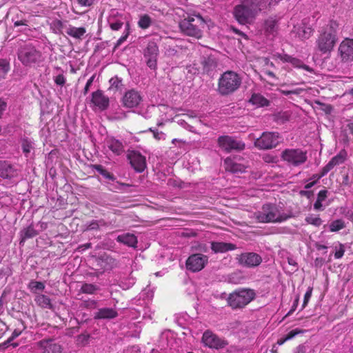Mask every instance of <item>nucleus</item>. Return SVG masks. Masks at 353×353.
Masks as SVG:
<instances>
[{
  "mask_svg": "<svg viewBox=\"0 0 353 353\" xmlns=\"http://www.w3.org/2000/svg\"><path fill=\"white\" fill-rule=\"evenodd\" d=\"M314 29L310 24L309 18H304L300 23L294 26L292 33L300 40L304 41L308 39L313 33Z\"/></svg>",
  "mask_w": 353,
  "mask_h": 353,
  "instance_id": "11",
  "label": "nucleus"
},
{
  "mask_svg": "<svg viewBox=\"0 0 353 353\" xmlns=\"http://www.w3.org/2000/svg\"><path fill=\"white\" fill-rule=\"evenodd\" d=\"M278 21L274 17H269L264 22L263 30L265 35L274 38L278 33Z\"/></svg>",
  "mask_w": 353,
  "mask_h": 353,
  "instance_id": "23",
  "label": "nucleus"
},
{
  "mask_svg": "<svg viewBox=\"0 0 353 353\" xmlns=\"http://www.w3.org/2000/svg\"><path fill=\"white\" fill-rule=\"evenodd\" d=\"M272 59L275 61L279 60L283 63H290L294 68H303L307 71H311L310 68L304 64L301 60L295 57H292L287 54H281L276 52L272 55Z\"/></svg>",
  "mask_w": 353,
  "mask_h": 353,
  "instance_id": "18",
  "label": "nucleus"
},
{
  "mask_svg": "<svg viewBox=\"0 0 353 353\" xmlns=\"http://www.w3.org/2000/svg\"><path fill=\"white\" fill-rule=\"evenodd\" d=\"M208 262V257L201 254H193L186 260V268L192 272L203 270Z\"/></svg>",
  "mask_w": 353,
  "mask_h": 353,
  "instance_id": "12",
  "label": "nucleus"
},
{
  "mask_svg": "<svg viewBox=\"0 0 353 353\" xmlns=\"http://www.w3.org/2000/svg\"><path fill=\"white\" fill-rule=\"evenodd\" d=\"M35 301L38 305L43 308H50L52 306L50 299L44 294L37 295Z\"/></svg>",
  "mask_w": 353,
  "mask_h": 353,
  "instance_id": "34",
  "label": "nucleus"
},
{
  "mask_svg": "<svg viewBox=\"0 0 353 353\" xmlns=\"http://www.w3.org/2000/svg\"><path fill=\"white\" fill-rule=\"evenodd\" d=\"M281 158L288 164L298 167L306 162L307 159L306 151L301 149H285L281 153Z\"/></svg>",
  "mask_w": 353,
  "mask_h": 353,
  "instance_id": "7",
  "label": "nucleus"
},
{
  "mask_svg": "<svg viewBox=\"0 0 353 353\" xmlns=\"http://www.w3.org/2000/svg\"><path fill=\"white\" fill-rule=\"evenodd\" d=\"M312 287H309L304 295V299H303V305H302V309L305 308L306 307V305H307L311 296H312Z\"/></svg>",
  "mask_w": 353,
  "mask_h": 353,
  "instance_id": "47",
  "label": "nucleus"
},
{
  "mask_svg": "<svg viewBox=\"0 0 353 353\" xmlns=\"http://www.w3.org/2000/svg\"><path fill=\"white\" fill-rule=\"evenodd\" d=\"M94 168H96V170L100 173L103 176H104L105 178H108V179H112V176L111 174L107 172L105 170H104L102 167V165H94Z\"/></svg>",
  "mask_w": 353,
  "mask_h": 353,
  "instance_id": "49",
  "label": "nucleus"
},
{
  "mask_svg": "<svg viewBox=\"0 0 353 353\" xmlns=\"http://www.w3.org/2000/svg\"><path fill=\"white\" fill-rule=\"evenodd\" d=\"M99 290V288L92 283H85L81 288V292L84 294H93Z\"/></svg>",
  "mask_w": 353,
  "mask_h": 353,
  "instance_id": "37",
  "label": "nucleus"
},
{
  "mask_svg": "<svg viewBox=\"0 0 353 353\" xmlns=\"http://www.w3.org/2000/svg\"><path fill=\"white\" fill-rule=\"evenodd\" d=\"M105 145L117 155H120L124 150L122 142L114 137H108L105 139Z\"/></svg>",
  "mask_w": 353,
  "mask_h": 353,
  "instance_id": "25",
  "label": "nucleus"
},
{
  "mask_svg": "<svg viewBox=\"0 0 353 353\" xmlns=\"http://www.w3.org/2000/svg\"><path fill=\"white\" fill-rule=\"evenodd\" d=\"M37 235V232L36 230L34 228L32 225H29L28 227L23 229L20 232L21 236V242L20 243L24 242L28 239H31Z\"/></svg>",
  "mask_w": 353,
  "mask_h": 353,
  "instance_id": "31",
  "label": "nucleus"
},
{
  "mask_svg": "<svg viewBox=\"0 0 353 353\" xmlns=\"http://www.w3.org/2000/svg\"><path fill=\"white\" fill-rule=\"evenodd\" d=\"M304 331L303 330L300 329H294L291 331H290L285 336L286 339L290 340L293 339L295 336H296L299 334L303 333Z\"/></svg>",
  "mask_w": 353,
  "mask_h": 353,
  "instance_id": "48",
  "label": "nucleus"
},
{
  "mask_svg": "<svg viewBox=\"0 0 353 353\" xmlns=\"http://www.w3.org/2000/svg\"><path fill=\"white\" fill-rule=\"evenodd\" d=\"M238 263L245 268H254L262 263V257L255 252H243L236 258Z\"/></svg>",
  "mask_w": 353,
  "mask_h": 353,
  "instance_id": "10",
  "label": "nucleus"
},
{
  "mask_svg": "<svg viewBox=\"0 0 353 353\" xmlns=\"http://www.w3.org/2000/svg\"><path fill=\"white\" fill-rule=\"evenodd\" d=\"M26 20H19V21H17L14 23V27H18L19 26H23V25H26Z\"/></svg>",
  "mask_w": 353,
  "mask_h": 353,
  "instance_id": "64",
  "label": "nucleus"
},
{
  "mask_svg": "<svg viewBox=\"0 0 353 353\" xmlns=\"http://www.w3.org/2000/svg\"><path fill=\"white\" fill-rule=\"evenodd\" d=\"M334 258L335 259H341L345 253V246L343 244L337 242L335 243L334 246Z\"/></svg>",
  "mask_w": 353,
  "mask_h": 353,
  "instance_id": "43",
  "label": "nucleus"
},
{
  "mask_svg": "<svg viewBox=\"0 0 353 353\" xmlns=\"http://www.w3.org/2000/svg\"><path fill=\"white\" fill-rule=\"evenodd\" d=\"M152 23V19L148 14H143L140 17L138 21V26L142 29L148 28Z\"/></svg>",
  "mask_w": 353,
  "mask_h": 353,
  "instance_id": "40",
  "label": "nucleus"
},
{
  "mask_svg": "<svg viewBox=\"0 0 353 353\" xmlns=\"http://www.w3.org/2000/svg\"><path fill=\"white\" fill-rule=\"evenodd\" d=\"M108 226V223L103 219L92 220L85 225V231L98 230L101 227Z\"/></svg>",
  "mask_w": 353,
  "mask_h": 353,
  "instance_id": "32",
  "label": "nucleus"
},
{
  "mask_svg": "<svg viewBox=\"0 0 353 353\" xmlns=\"http://www.w3.org/2000/svg\"><path fill=\"white\" fill-rule=\"evenodd\" d=\"M94 168H96V170L100 173L103 176H104L105 178H108V179H112V176L111 174L107 172L105 170H104L102 167V165H94Z\"/></svg>",
  "mask_w": 353,
  "mask_h": 353,
  "instance_id": "50",
  "label": "nucleus"
},
{
  "mask_svg": "<svg viewBox=\"0 0 353 353\" xmlns=\"http://www.w3.org/2000/svg\"><path fill=\"white\" fill-rule=\"evenodd\" d=\"M85 32L86 30L83 27L77 28L71 25H69L66 28L67 34L77 39H81L83 35L85 34Z\"/></svg>",
  "mask_w": 353,
  "mask_h": 353,
  "instance_id": "28",
  "label": "nucleus"
},
{
  "mask_svg": "<svg viewBox=\"0 0 353 353\" xmlns=\"http://www.w3.org/2000/svg\"><path fill=\"white\" fill-rule=\"evenodd\" d=\"M203 65L204 70L209 72L216 68L217 63L214 58L208 57L203 60Z\"/></svg>",
  "mask_w": 353,
  "mask_h": 353,
  "instance_id": "35",
  "label": "nucleus"
},
{
  "mask_svg": "<svg viewBox=\"0 0 353 353\" xmlns=\"http://www.w3.org/2000/svg\"><path fill=\"white\" fill-rule=\"evenodd\" d=\"M217 142L221 149L227 152L232 150L241 151L245 146L243 141L228 135L219 137Z\"/></svg>",
  "mask_w": 353,
  "mask_h": 353,
  "instance_id": "9",
  "label": "nucleus"
},
{
  "mask_svg": "<svg viewBox=\"0 0 353 353\" xmlns=\"http://www.w3.org/2000/svg\"><path fill=\"white\" fill-rule=\"evenodd\" d=\"M211 249L215 253L225 252L229 250H234L235 245L232 243H228L224 242H212Z\"/></svg>",
  "mask_w": 353,
  "mask_h": 353,
  "instance_id": "27",
  "label": "nucleus"
},
{
  "mask_svg": "<svg viewBox=\"0 0 353 353\" xmlns=\"http://www.w3.org/2000/svg\"><path fill=\"white\" fill-rule=\"evenodd\" d=\"M29 288L32 292L35 293L37 290H43L45 285L40 281H31L29 283Z\"/></svg>",
  "mask_w": 353,
  "mask_h": 353,
  "instance_id": "44",
  "label": "nucleus"
},
{
  "mask_svg": "<svg viewBox=\"0 0 353 353\" xmlns=\"http://www.w3.org/2000/svg\"><path fill=\"white\" fill-rule=\"evenodd\" d=\"M17 57L21 63L26 66L39 63L43 60L41 52L30 43H24L19 47Z\"/></svg>",
  "mask_w": 353,
  "mask_h": 353,
  "instance_id": "5",
  "label": "nucleus"
},
{
  "mask_svg": "<svg viewBox=\"0 0 353 353\" xmlns=\"http://www.w3.org/2000/svg\"><path fill=\"white\" fill-rule=\"evenodd\" d=\"M63 27V23L59 19H54L50 23V30L55 34H61Z\"/></svg>",
  "mask_w": 353,
  "mask_h": 353,
  "instance_id": "36",
  "label": "nucleus"
},
{
  "mask_svg": "<svg viewBox=\"0 0 353 353\" xmlns=\"http://www.w3.org/2000/svg\"><path fill=\"white\" fill-rule=\"evenodd\" d=\"M347 153L345 150H341L336 155L333 157L331 160L322 168L320 177L327 174L336 166L343 164L347 159Z\"/></svg>",
  "mask_w": 353,
  "mask_h": 353,
  "instance_id": "17",
  "label": "nucleus"
},
{
  "mask_svg": "<svg viewBox=\"0 0 353 353\" xmlns=\"http://www.w3.org/2000/svg\"><path fill=\"white\" fill-rule=\"evenodd\" d=\"M255 297V292L250 289H241L230 293L227 301L232 309H241L250 303Z\"/></svg>",
  "mask_w": 353,
  "mask_h": 353,
  "instance_id": "6",
  "label": "nucleus"
},
{
  "mask_svg": "<svg viewBox=\"0 0 353 353\" xmlns=\"http://www.w3.org/2000/svg\"><path fill=\"white\" fill-rule=\"evenodd\" d=\"M241 83L242 78L238 73L228 70L219 77L217 91L222 96H228L239 90Z\"/></svg>",
  "mask_w": 353,
  "mask_h": 353,
  "instance_id": "2",
  "label": "nucleus"
},
{
  "mask_svg": "<svg viewBox=\"0 0 353 353\" xmlns=\"http://www.w3.org/2000/svg\"><path fill=\"white\" fill-rule=\"evenodd\" d=\"M91 245H92V244L90 243H87L80 245L78 249L79 250H87V249L91 248Z\"/></svg>",
  "mask_w": 353,
  "mask_h": 353,
  "instance_id": "62",
  "label": "nucleus"
},
{
  "mask_svg": "<svg viewBox=\"0 0 353 353\" xmlns=\"http://www.w3.org/2000/svg\"><path fill=\"white\" fill-rule=\"evenodd\" d=\"M34 143L33 141L28 138H23L21 139V148L23 150V152L28 155L31 150L33 148Z\"/></svg>",
  "mask_w": 353,
  "mask_h": 353,
  "instance_id": "38",
  "label": "nucleus"
},
{
  "mask_svg": "<svg viewBox=\"0 0 353 353\" xmlns=\"http://www.w3.org/2000/svg\"><path fill=\"white\" fill-rule=\"evenodd\" d=\"M337 28V23L330 21L318 30L315 48L321 54L330 55L334 50L338 42Z\"/></svg>",
  "mask_w": 353,
  "mask_h": 353,
  "instance_id": "1",
  "label": "nucleus"
},
{
  "mask_svg": "<svg viewBox=\"0 0 353 353\" xmlns=\"http://www.w3.org/2000/svg\"><path fill=\"white\" fill-rule=\"evenodd\" d=\"M305 350L306 349L305 345H299L296 347L294 353H305Z\"/></svg>",
  "mask_w": 353,
  "mask_h": 353,
  "instance_id": "59",
  "label": "nucleus"
},
{
  "mask_svg": "<svg viewBox=\"0 0 353 353\" xmlns=\"http://www.w3.org/2000/svg\"><path fill=\"white\" fill-rule=\"evenodd\" d=\"M305 221L307 224H311L316 227L320 226L323 222L319 216H314L312 214L306 216Z\"/></svg>",
  "mask_w": 353,
  "mask_h": 353,
  "instance_id": "42",
  "label": "nucleus"
},
{
  "mask_svg": "<svg viewBox=\"0 0 353 353\" xmlns=\"http://www.w3.org/2000/svg\"><path fill=\"white\" fill-rule=\"evenodd\" d=\"M7 108V103L2 99L0 98V117L3 114V112Z\"/></svg>",
  "mask_w": 353,
  "mask_h": 353,
  "instance_id": "56",
  "label": "nucleus"
},
{
  "mask_svg": "<svg viewBox=\"0 0 353 353\" xmlns=\"http://www.w3.org/2000/svg\"><path fill=\"white\" fill-rule=\"evenodd\" d=\"M112 267L111 266H106V265L103 268V269L101 270H97L96 271L93 275L96 276H99V275L102 274L105 271L108 270H110L111 269Z\"/></svg>",
  "mask_w": 353,
  "mask_h": 353,
  "instance_id": "58",
  "label": "nucleus"
},
{
  "mask_svg": "<svg viewBox=\"0 0 353 353\" xmlns=\"http://www.w3.org/2000/svg\"><path fill=\"white\" fill-rule=\"evenodd\" d=\"M202 341L205 346L214 349L223 348L228 344L227 341L219 337L210 330H206L203 333Z\"/></svg>",
  "mask_w": 353,
  "mask_h": 353,
  "instance_id": "14",
  "label": "nucleus"
},
{
  "mask_svg": "<svg viewBox=\"0 0 353 353\" xmlns=\"http://www.w3.org/2000/svg\"><path fill=\"white\" fill-rule=\"evenodd\" d=\"M94 75H92L88 81H87V83L85 84V86L84 88V90H83V93L84 94H86L88 91H89V89H90V87L92 85L93 81H94Z\"/></svg>",
  "mask_w": 353,
  "mask_h": 353,
  "instance_id": "54",
  "label": "nucleus"
},
{
  "mask_svg": "<svg viewBox=\"0 0 353 353\" xmlns=\"http://www.w3.org/2000/svg\"><path fill=\"white\" fill-rule=\"evenodd\" d=\"M108 23L110 28L112 30H119L121 28L123 23L119 19H114V18H110L108 19Z\"/></svg>",
  "mask_w": 353,
  "mask_h": 353,
  "instance_id": "45",
  "label": "nucleus"
},
{
  "mask_svg": "<svg viewBox=\"0 0 353 353\" xmlns=\"http://www.w3.org/2000/svg\"><path fill=\"white\" fill-rule=\"evenodd\" d=\"M77 1L81 6H90L93 3V0H77Z\"/></svg>",
  "mask_w": 353,
  "mask_h": 353,
  "instance_id": "55",
  "label": "nucleus"
},
{
  "mask_svg": "<svg viewBox=\"0 0 353 353\" xmlns=\"http://www.w3.org/2000/svg\"><path fill=\"white\" fill-rule=\"evenodd\" d=\"M346 227V223L344 220L341 219L332 221L329 224V230L332 232H336L339 230L344 229Z\"/></svg>",
  "mask_w": 353,
  "mask_h": 353,
  "instance_id": "33",
  "label": "nucleus"
},
{
  "mask_svg": "<svg viewBox=\"0 0 353 353\" xmlns=\"http://www.w3.org/2000/svg\"><path fill=\"white\" fill-rule=\"evenodd\" d=\"M339 53L343 62L353 61V39L346 38L342 41L339 46Z\"/></svg>",
  "mask_w": 353,
  "mask_h": 353,
  "instance_id": "16",
  "label": "nucleus"
},
{
  "mask_svg": "<svg viewBox=\"0 0 353 353\" xmlns=\"http://www.w3.org/2000/svg\"><path fill=\"white\" fill-rule=\"evenodd\" d=\"M92 103L99 109L104 110L109 105V99L101 90H97L92 94Z\"/></svg>",
  "mask_w": 353,
  "mask_h": 353,
  "instance_id": "22",
  "label": "nucleus"
},
{
  "mask_svg": "<svg viewBox=\"0 0 353 353\" xmlns=\"http://www.w3.org/2000/svg\"><path fill=\"white\" fill-rule=\"evenodd\" d=\"M321 201L316 200L314 203V208L317 211H322L324 210Z\"/></svg>",
  "mask_w": 353,
  "mask_h": 353,
  "instance_id": "57",
  "label": "nucleus"
},
{
  "mask_svg": "<svg viewBox=\"0 0 353 353\" xmlns=\"http://www.w3.org/2000/svg\"><path fill=\"white\" fill-rule=\"evenodd\" d=\"M142 101L141 92L135 89H130L122 97L121 104L125 108H134L138 107Z\"/></svg>",
  "mask_w": 353,
  "mask_h": 353,
  "instance_id": "13",
  "label": "nucleus"
},
{
  "mask_svg": "<svg viewBox=\"0 0 353 353\" xmlns=\"http://www.w3.org/2000/svg\"><path fill=\"white\" fill-rule=\"evenodd\" d=\"M17 166L8 161L0 160V177L12 179L18 175Z\"/></svg>",
  "mask_w": 353,
  "mask_h": 353,
  "instance_id": "19",
  "label": "nucleus"
},
{
  "mask_svg": "<svg viewBox=\"0 0 353 353\" xmlns=\"http://www.w3.org/2000/svg\"><path fill=\"white\" fill-rule=\"evenodd\" d=\"M117 316V312L112 308H101L96 313L94 318L95 319H114Z\"/></svg>",
  "mask_w": 353,
  "mask_h": 353,
  "instance_id": "29",
  "label": "nucleus"
},
{
  "mask_svg": "<svg viewBox=\"0 0 353 353\" xmlns=\"http://www.w3.org/2000/svg\"><path fill=\"white\" fill-rule=\"evenodd\" d=\"M130 25L129 23H126L125 27V30L123 34L118 39L117 42V46H120L122 43H123L128 38L130 34Z\"/></svg>",
  "mask_w": 353,
  "mask_h": 353,
  "instance_id": "46",
  "label": "nucleus"
},
{
  "mask_svg": "<svg viewBox=\"0 0 353 353\" xmlns=\"http://www.w3.org/2000/svg\"><path fill=\"white\" fill-rule=\"evenodd\" d=\"M128 159L131 165L137 172H142L146 168L145 158L139 152H132L128 154Z\"/></svg>",
  "mask_w": 353,
  "mask_h": 353,
  "instance_id": "20",
  "label": "nucleus"
},
{
  "mask_svg": "<svg viewBox=\"0 0 353 353\" xmlns=\"http://www.w3.org/2000/svg\"><path fill=\"white\" fill-rule=\"evenodd\" d=\"M54 81L59 85H63L65 83V78L63 74H59L55 77Z\"/></svg>",
  "mask_w": 353,
  "mask_h": 353,
  "instance_id": "53",
  "label": "nucleus"
},
{
  "mask_svg": "<svg viewBox=\"0 0 353 353\" xmlns=\"http://www.w3.org/2000/svg\"><path fill=\"white\" fill-rule=\"evenodd\" d=\"M249 102L257 108L269 105V101L261 94H253Z\"/></svg>",
  "mask_w": 353,
  "mask_h": 353,
  "instance_id": "30",
  "label": "nucleus"
},
{
  "mask_svg": "<svg viewBox=\"0 0 353 353\" xmlns=\"http://www.w3.org/2000/svg\"><path fill=\"white\" fill-rule=\"evenodd\" d=\"M225 168L227 171L234 174L243 173L245 172L246 167L237 163L234 159L228 157L224 161Z\"/></svg>",
  "mask_w": 353,
  "mask_h": 353,
  "instance_id": "24",
  "label": "nucleus"
},
{
  "mask_svg": "<svg viewBox=\"0 0 353 353\" xmlns=\"http://www.w3.org/2000/svg\"><path fill=\"white\" fill-rule=\"evenodd\" d=\"M10 70L9 62L6 59H0V81L4 79Z\"/></svg>",
  "mask_w": 353,
  "mask_h": 353,
  "instance_id": "39",
  "label": "nucleus"
},
{
  "mask_svg": "<svg viewBox=\"0 0 353 353\" xmlns=\"http://www.w3.org/2000/svg\"><path fill=\"white\" fill-rule=\"evenodd\" d=\"M327 192H328L326 190H323L319 191V192L318 193V195H317L316 200L323 202L327 196Z\"/></svg>",
  "mask_w": 353,
  "mask_h": 353,
  "instance_id": "52",
  "label": "nucleus"
},
{
  "mask_svg": "<svg viewBox=\"0 0 353 353\" xmlns=\"http://www.w3.org/2000/svg\"><path fill=\"white\" fill-rule=\"evenodd\" d=\"M254 217L259 223H281L288 218L276 205L271 203L264 204L254 213Z\"/></svg>",
  "mask_w": 353,
  "mask_h": 353,
  "instance_id": "3",
  "label": "nucleus"
},
{
  "mask_svg": "<svg viewBox=\"0 0 353 353\" xmlns=\"http://www.w3.org/2000/svg\"><path fill=\"white\" fill-rule=\"evenodd\" d=\"M205 22L200 14L188 15L179 23L181 30L186 35L201 38Z\"/></svg>",
  "mask_w": 353,
  "mask_h": 353,
  "instance_id": "4",
  "label": "nucleus"
},
{
  "mask_svg": "<svg viewBox=\"0 0 353 353\" xmlns=\"http://www.w3.org/2000/svg\"><path fill=\"white\" fill-rule=\"evenodd\" d=\"M158 54L159 48L157 43L154 41H150L143 50L144 57L150 68H156Z\"/></svg>",
  "mask_w": 353,
  "mask_h": 353,
  "instance_id": "15",
  "label": "nucleus"
},
{
  "mask_svg": "<svg viewBox=\"0 0 353 353\" xmlns=\"http://www.w3.org/2000/svg\"><path fill=\"white\" fill-rule=\"evenodd\" d=\"M110 89H114L116 90H121L123 87L122 79L118 77H114L109 81Z\"/></svg>",
  "mask_w": 353,
  "mask_h": 353,
  "instance_id": "41",
  "label": "nucleus"
},
{
  "mask_svg": "<svg viewBox=\"0 0 353 353\" xmlns=\"http://www.w3.org/2000/svg\"><path fill=\"white\" fill-rule=\"evenodd\" d=\"M40 353H61L60 345L54 343L52 340H42L38 343Z\"/></svg>",
  "mask_w": 353,
  "mask_h": 353,
  "instance_id": "21",
  "label": "nucleus"
},
{
  "mask_svg": "<svg viewBox=\"0 0 353 353\" xmlns=\"http://www.w3.org/2000/svg\"><path fill=\"white\" fill-rule=\"evenodd\" d=\"M280 141L278 132H265L254 141V145L260 149L268 150L275 148Z\"/></svg>",
  "mask_w": 353,
  "mask_h": 353,
  "instance_id": "8",
  "label": "nucleus"
},
{
  "mask_svg": "<svg viewBox=\"0 0 353 353\" xmlns=\"http://www.w3.org/2000/svg\"><path fill=\"white\" fill-rule=\"evenodd\" d=\"M82 305L86 308H90V309L95 308L97 306V301L94 300L88 299V300L84 301L82 303Z\"/></svg>",
  "mask_w": 353,
  "mask_h": 353,
  "instance_id": "51",
  "label": "nucleus"
},
{
  "mask_svg": "<svg viewBox=\"0 0 353 353\" xmlns=\"http://www.w3.org/2000/svg\"><path fill=\"white\" fill-rule=\"evenodd\" d=\"M12 341V340H10V339L9 338L6 341H5L2 344H0V349H4L6 347H7L10 343Z\"/></svg>",
  "mask_w": 353,
  "mask_h": 353,
  "instance_id": "63",
  "label": "nucleus"
},
{
  "mask_svg": "<svg viewBox=\"0 0 353 353\" xmlns=\"http://www.w3.org/2000/svg\"><path fill=\"white\" fill-rule=\"evenodd\" d=\"M117 241L128 247L136 248L137 244V236L131 233H124L119 235Z\"/></svg>",
  "mask_w": 353,
  "mask_h": 353,
  "instance_id": "26",
  "label": "nucleus"
},
{
  "mask_svg": "<svg viewBox=\"0 0 353 353\" xmlns=\"http://www.w3.org/2000/svg\"><path fill=\"white\" fill-rule=\"evenodd\" d=\"M21 334V332L19 330H14L12 332L11 336L10 337V340H14L17 337H18Z\"/></svg>",
  "mask_w": 353,
  "mask_h": 353,
  "instance_id": "61",
  "label": "nucleus"
},
{
  "mask_svg": "<svg viewBox=\"0 0 353 353\" xmlns=\"http://www.w3.org/2000/svg\"><path fill=\"white\" fill-rule=\"evenodd\" d=\"M114 260L110 258V257H105V259H100L99 260V262L101 263H105V264H109L110 263H112L113 262Z\"/></svg>",
  "mask_w": 353,
  "mask_h": 353,
  "instance_id": "60",
  "label": "nucleus"
}]
</instances>
